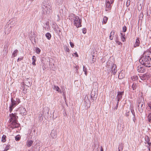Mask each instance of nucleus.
I'll use <instances>...</instances> for the list:
<instances>
[{"instance_id":"f257e3e1","label":"nucleus","mask_w":151,"mask_h":151,"mask_svg":"<svg viewBox=\"0 0 151 151\" xmlns=\"http://www.w3.org/2000/svg\"><path fill=\"white\" fill-rule=\"evenodd\" d=\"M149 55V51L145 52L142 57L139 60V62L141 64L147 67L151 66V58Z\"/></svg>"},{"instance_id":"f03ea898","label":"nucleus","mask_w":151,"mask_h":151,"mask_svg":"<svg viewBox=\"0 0 151 151\" xmlns=\"http://www.w3.org/2000/svg\"><path fill=\"white\" fill-rule=\"evenodd\" d=\"M9 116L10 118L9 122H11V127L13 128L18 127L20 126V124L17 122L18 116H16V113L10 114Z\"/></svg>"},{"instance_id":"7ed1b4c3","label":"nucleus","mask_w":151,"mask_h":151,"mask_svg":"<svg viewBox=\"0 0 151 151\" xmlns=\"http://www.w3.org/2000/svg\"><path fill=\"white\" fill-rule=\"evenodd\" d=\"M137 105L139 111L141 114L143 112L145 107V104L143 99L142 98H139Z\"/></svg>"},{"instance_id":"20e7f679","label":"nucleus","mask_w":151,"mask_h":151,"mask_svg":"<svg viewBox=\"0 0 151 151\" xmlns=\"http://www.w3.org/2000/svg\"><path fill=\"white\" fill-rule=\"evenodd\" d=\"M42 9L43 11V13L49 14L51 12V7L49 3L46 4L43 3L42 6Z\"/></svg>"},{"instance_id":"39448f33","label":"nucleus","mask_w":151,"mask_h":151,"mask_svg":"<svg viewBox=\"0 0 151 151\" xmlns=\"http://www.w3.org/2000/svg\"><path fill=\"white\" fill-rule=\"evenodd\" d=\"M71 16L73 18L74 24L77 28H78L81 27V19H80L79 17L77 16H76L73 14H71Z\"/></svg>"},{"instance_id":"423d86ee","label":"nucleus","mask_w":151,"mask_h":151,"mask_svg":"<svg viewBox=\"0 0 151 151\" xmlns=\"http://www.w3.org/2000/svg\"><path fill=\"white\" fill-rule=\"evenodd\" d=\"M20 102L19 99H16V100L13 99L12 98L11 100V103L9 107V111L11 113L13 109Z\"/></svg>"},{"instance_id":"0eeeda50","label":"nucleus","mask_w":151,"mask_h":151,"mask_svg":"<svg viewBox=\"0 0 151 151\" xmlns=\"http://www.w3.org/2000/svg\"><path fill=\"white\" fill-rule=\"evenodd\" d=\"M150 77V75L149 73H146L143 74L139 76L141 80H139V82H142V81L146 82L147 80L149 79Z\"/></svg>"},{"instance_id":"6e6552de","label":"nucleus","mask_w":151,"mask_h":151,"mask_svg":"<svg viewBox=\"0 0 151 151\" xmlns=\"http://www.w3.org/2000/svg\"><path fill=\"white\" fill-rule=\"evenodd\" d=\"M114 2V0H106L105 10L106 11H109L111 8V4Z\"/></svg>"},{"instance_id":"1a4fd4ad","label":"nucleus","mask_w":151,"mask_h":151,"mask_svg":"<svg viewBox=\"0 0 151 151\" xmlns=\"http://www.w3.org/2000/svg\"><path fill=\"white\" fill-rule=\"evenodd\" d=\"M116 65V64H113L111 68V73L114 75H115L117 71Z\"/></svg>"},{"instance_id":"9d476101","label":"nucleus","mask_w":151,"mask_h":151,"mask_svg":"<svg viewBox=\"0 0 151 151\" xmlns=\"http://www.w3.org/2000/svg\"><path fill=\"white\" fill-rule=\"evenodd\" d=\"M23 83L25 84L26 86L28 87L30 86L32 84L31 79L28 78L24 79Z\"/></svg>"},{"instance_id":"9b49d317","label":"nucleus","mask_w":151,"mask_h":151,"mask_svg":"<svg viewBox=\"0 0 151 151\" xmlns=\"http://www.w3.org/2000/svg\"><path fill=\"white\" fill-rule=\"evenodd\" d=\"M137 70L139 73H143L145 72L146 70L144 67L140 65L137 67Z\"/></svg>"},{"instance_id":"f8f14e48","label":"nucleus","mask_w":151,"mask_h":151,"mask_svg":"<svg viewBox=\"0 0 151 151\" xmlns=\"http://www.w3.org/2000/svg\"><path fill=\"white\" fill-rule=\"evenodd\" d=\"M123 93L124 92L123 91L118 92L117 96L116 97L117 102H119L120 100L122 98V96Z\"/></svg>"},{"instance_id":"ddd939ff","label":"nucleus","mask_w":151,"mask_h":151,"mask_svg":"<svg viewBox=\"0 0 151 151\" xmlns=\"http://www.w3.org/2000/svg\"><path fill=\"white\" fill-rule=\"evenodd\" d=\"M57 132L56 130H52L50 134L51 137L53 139L55 138L57 136Z\"/></svg>"},{"instance_id":"4468645a","label":"nucleus","mask_w":151,"mask_h":151,"mask_svg":"<svg viewBox=\"0 0 151 151\" xmlns=\"http://www.w3.org/2000/svg\"><path fill=\"white\" fill-rule=\"evenodd\" d=\"M145 144H148L149 146H151V142H150V139L148 136L146 135L145 136Z\"/></svg>"},{"instance_id":"2eb2a0df","label":"nucleus","mask_w":151,"mask_h":151,"mask_svg":"<svg viewBox=\"0 0 151 151\" xmlns=\"http://www.w3.org/2000/svg\"><path fill=\"white\" fill-rule=\"evenodd\" d=\"M96 92L95 91H92L91 93V97L93 100H94L96 98Z\"/></svg>"},{"instance_id":"dca6fc26","label":"nucleus","mask_w":151,"mask_h":151,"mask_svg":"<svg viewBox=\"0 0 151 151\" xmlns=\"http://www.w3.org/2000/svg\"><path fill=\"white\" fill-rule=\"evenodd\" d=\"M121 38L122 41L124 42L126 40V37L125 33H120Z\"/></svg>"},{"instance_id":"f3484780","label":"nucleus","mask_w":151,"mask_h":151,"mask_svg":"<svg viewBox=\"0 0 151 151\" xmlns=\"http://www.w3.org/2000/svg\"><path fill=\"white\" fill-rule=\"evenodd\" d=\"M115 32V31L114 30H112L110 33L109 36V39L110 40H112L113 39Z\"/></svg>"},{"instance_id":"a211bd4d","label":"nucleus","mask_w":151,"mask_h":151,"mask_svg":"<svg viewBox=\"0 0 151 151\" xmlns=\"http://www.w3.org/2000/svg\"><path fill=\"white\" fill-rule=\"evenodd\" d=\"M139 44L140 41L139 40V38H137L136 40V41L134 45V47H138L139 46Z\"/></svg>"},{"instance_id":"6ab92c4d","label":"nucleus","mask_w":151,"mask_h":151,"mask_svg":"<svg viewBox=\"0 0 151 151\" xmlns=\"http://www.w3.org/2000/svg\"><path fill=\"white\" fill-rule=\"evenodd\" d=\"M53 88L54 90H55L58 92H60V93H61V90L60 89V88L58 86L56 85H54Z\"/></svg>"},{"instance_id":"aec40b11","label":"nucleus","mask_w":151,"mask_h":151,"mask_svg":"<svg viewBox=\"0 0 151 151\" xmlns=\"http://www.w3.org/2000/svg\"><path fill=\"white\" fill-rule=\"evenodd\" d=\"M20 113L22 114L25 115L26 114V110L24 108H21L20 109Z\"/></svg>"},{"instance_id":"412c9836","label":"nucleus","mask_w":151,"mask_h":151,"mask_svg":"<svg viewBox=\"0 0 151 151\" xmlns=\"http://www.w3.org/2000/svg\"><path fill=\"white\" fill-rule=\"evenodd\" d=\"M33 141L32 140H27V145L28 147H30L33 143Z\"/></svg>"},{"instance_id":"4be33fe9","label":"nucleus","mask_w":151,"mask_h":151,"mask_svg":"<svg viewBox=\"0 0 151 151\" xmlns=\"http://www.w3.org/2000/svg\"><path fill=\"white\" fill-rule=\"evenodd\" d=\"M32 59V64L34 65H35L36 64L35 63L36 60V57L35 56H33Z\"/></svg>"},{"instance_id":"5701e85b","label":"nucleus","mask_w":151,"mask_h":151,"mask_svg":"<svg viewBox=\"0 0 151 151\" xmlns=\"http://www.w3.org/2000/svg\"><path fill=\"white\" fill-rule=\"evenodd\" d=\"M18 52V50H14L12 54V57H15L17 55Z\"/></svg>"},{"instance_id":"b1692460","label":"nucleus","mask_w":151,"mask_h":151,"mask_svg":"<svg viewBox=\"0 0 151 151\" xmlns=\"http://www.w3.org/2000/svg\"><path fill=\"white\" fill-rule=\"evenodd\" d=\"M45 36L48 40H50V39L51 37V34L50 33H47L45 35Z\"/></svg>"},{"instance_id":"393cba45","label":"nucleus","mask_w":151,"mask_h":151,"mask_svg":"<svg viewBox=\"0 0 151 151\" xmlns=\"http://www.w3.org/2000/svg\"><path fill=\"white\" fill-rule=\"evenodd\" d=\"M84 102L86 106L89 107H90V102L89 100H88L87 102L86 101H85Z\"/></svg>"},{"instance_id":"a878e982","label":"nucleus","mask_w":151,"mask_h":151,"mask_svg":"<svg viewBox=\"0 0 151 151\" xmlns=\"http://www.w3.org/2000/svg\"><path fill=\"white\" fill-rule=\"evenodd\" d=\"M108 18L107 17H104L103 18V20L102 21L103 23H104V24H106L108 20Z\"/></svg>"},{"instance_id":"bb28decb","label":"nucleus","mask_w":151,"mask_h":151,"mask_svg":"<svg viewBox=\"0 0 151 151\" xmlns=\"http://www.w3.org/2000/svg\"><path fill=\"white\" fill-rule=\"evenodd\" d=\"M131 78L133 81H135L138 79V77L137 76H134L132 77Z\"/></svg>"},{"instance_id":"cd10ccee","label":"nucleus","mask_w":151,"mask_h":151,"mask_svg":"<svg viewBox=\"0 0 151 151\" xmlns=\"http://www.w3.org/2000/svg\"><path fill=\"white\" fill-rule=\"evenodd\" d=\"M137 84L136 83H133L132 86V88L133 90H134L136 89Z\"/></svg>"},{"instance_id":"c85d7f7f","label":"nucleus","mask_w":151,"mask_h":151,"mask_svg":"<svg viewBox=\"0 0 151 151\" xmlns=\"http://www.w3.org/2000/svg\"><path fill=\"white\" fill-rule=\"evenodd\" d=\"M6 136L5 135H3L1 139V141L2 142H4L6 141Z\"/></svg>"},{"instance_id":"c756f323","label":"nucleus","mask_w":151,"mask_h":151,"mask_svg":"<svg viewBox=\"0 0 151 151\" xmlns=\"http://www.w3.org/2000/svg\"><path fill=\"white\" fill-rule=\"evenodd\" d=\"M147 119L148 121L151 122V112L147 116Z\"/></svg>"},{"instance_id":"7c9ffc66","label":"nucleus","mask_w":151,"mask_h":151,"mask_svg":"<svg viewBox=\"0 0 151 151\" xmlns=\"http://www.w3.org/2000/svg\"><path fill=\"white\" fill-rule=\"evenodd\" d=\"M83 71L85 72V74L86 75H87V69L86 68H85V66L83 65Z\"/></svg>"},{"instance_id":"2f4dec72","label":"nucleus","mask_w":151,"mask_h":151,"mask_svg":"<svg viewBox=\"0 0 151 151\" xmlns=\"http://www.w3.org/2000/svg\"><path fill=\"white\" fill-rule=\"evenodd\" d=\"M115 41L116 42V43L118 45H119L120 44H122L121 42L118 40V37H117L116 38Z\"/></svg>"},{"instance_id":"473e14b6","label":"nucleus","mask_w":151,"mask_h":151,"mask_svg":"<svg viewBox=\"0 0 151 151\" xmlns=\"http://www.w3.org/2000/svg\"><path fill=\"white\" fill-rule=\"evenodd\" d=\"M52 65L54 66V64H53L52 65V64H50V69L54 70H55V68L52 66Z\"/></svg>"},{"instance_id":"72a5a7b5","label":"nucleus","mask_w":151,"mask_h":151,"mask_svg":"<svg viewBox=\"0 0 151 151\" xmlns=\"http://www.w3.org/2000/svg\"><path fill=\"white\" fill-rule=\"evenodd\" d=\"M20 139V137L19 135H17L15 137V140L17 141H19Z\"/></svg>"},{"instance_id":"f704fd0d","label":"nucleus","mask_w":151,"mask_h":151,"mask_svg":"<svg viewBox=\"0 0 151 151\" xmlns=\"http://www.w3.org/2000/svg\"><path fill=\"white\" fill-rule=\"evenodd\" d=\"M130 0H127L126 4V5L127 7H128L129 6L130 4Z\"/></svg>"},{"instance_id":"c9c22d12","label":"nucleus","mask_w":151,"mask_h":151,"mask_svg":"<svg viewBox=\"0 0 151 151\" xmlns=\"http://www.w3.org/2000/svg\"><path fill=\"white\" fill-rule=\"evenodd\" d=\"M127 28L125 26H124L122 28L123 32H125L127 31Z\"/></svg>"},{"instance_id":"e433bc0d","label":"nucleus","mask_w":151,"mask_h":151,"mask_svg":"<svg viewBox=\"0 0 151 151\" xmlns=\"http://www.w3.org/2000/svg\"><path fill=\"white\" fill-rule=\"evenodd\" d=\"M118 148H119V149H121L122 150L123 148V146L122 143L120 144Z\"/></svg>"},{"instance_id":"4c0bfd02","label":"nucleus","mask_w":151,"mask_h":151,"mask_svg":"<svg viewBox=\"0 0 151 151\" xmlns=\"http://www.w3.org/2000/svg\"><path fill=\"white\" fill-rule=\"evenodd\" d=\"M147 105L150 109L151 110V101H149L147 103Z\"/></svg>"},{"instance_id":"58836bf2","label":"nucleus","mask_w":151,"mask_h":151,"mask_svg":"<svg viewBox=\"0 0 151 151\" xmlns=\"http://www.w3.org/2000/svg\"><path fill=\"white\" fill-rule=\"evenodd\" d=\"M10 147V145H6L5 149V150H8L9 149V148Z\"/></svg>"},{"instance_id":"ea45409f","label":"nucleus","mask_w":151,"mask_h":151,"mask_svg":"<svg viewBox=\"0 0 151 151\" xmlns=\"http://www.w3.org/2000/svg\"><path fill=\"white\" fill-rule=\"evenodd\" d=\"M41 50L39 48H37L36 49V52L37 54H39Z\"/></svg>"},{"instance_id":"a19ab883","label":"nucleus","mask_w":151,"mask_h":151,"mask_svg":"<svg viewBox=\"0 0 151 151\" xmlns=\"http://www.w3.org/2000/svg\"><path fill=\"white\" fill-rule=\"evenodd\" d=\"M92 56H93L91 62V63H94L95 62V59H94V56L93 55H92Z\"/></svg>"},{"instance_id":"79ce46f5","label":"nucleus","mask_w":151,"mask_h":151,"mask_svg":"<svg viewBox=\"0 0 151 151\" xmlns=\"http://www.w3.org/2000/svg\"><path fill=\"white\" fill-rule=\"evenodd\" d=\"M65 50L66 51L68 52H69L70 50L69 48L67 46H66L65 47Z\"/></svg>"},{"instance_id":"37998d69","label":"nucleus","mask_w":151,"mask_h":151,"mask_svg":"<svg viewBox=\"0 0 151 151\" xmlns=\"http://www.w3.org/2000/svg\"><path fill=\"white\" fill-rule=\"evenodd\" d=\"M82 32L84 34H85L86 32V30L85 28H83L82 29Z\"/></svg>"},{"instance_id":"c03bdc74","label":"nucleus","mask_w":151,"mask_h":151,"mask_svg":"<svg viewBox=\"0 0 151 151\" xmlns=\"http://www.w3.org/2000/svg\"><path fill=\"white\" fill-rule=\"evenodd\" d=\"M131 112H132V114L133 115V116H135V113H134V110L133 109H131Z\"/></svg>"},{"instance_id":"a18cd8bd","label":"nucleus","mask_w":151,"mask_h":151,"mask_svg":"<svg viewBox=\"0 0 151 151\" xmlns=\"http://www.w3.org/2000/svg\"><path fill=\"white\" fill-rule=\"evenodd\" d=\"M70 44L71 47H73L74 46V44L72 42H70Z\"/></svg>"},{"instance_id":"49530a36","label":"nucleus","mask_w":151,"mask_h":151,"mask_svg":"<svg viewBox=\"0 0 151 151\" xmlns=\"http://www.w3.org/2000/svg\"><path fill=\"white\" fill-rule=\"evenodd\" d=\"M118 104H119V102H117V104H116V106L115 107V109H117V108H118Z\"/></svg>"},{"instance_id":"de8ad7c7","label":"nucleus","mask_w":151,"mask_h":151,"mask_svg":"<svg viewBox=\"0 0 151 151\" xmlns=\"http://www.w3.org/2000/svg\"><path fill=\"white\" fill-rule=\"evenodd\" d=\"M150 146H148V145H147V147L148 149V150H149V151H150Z\"/></svg>"},{"instance_id":"09e8293b","label":"nucleus","mask_w":151,"mask_h":151,"mask_svg":"<svg viewBox=\"0 0 151 151\" xmlns=\"http://www.w3.org/2000/svg\"><path fill=\"white\" fill-rule=\"evenodd\" d=\"M133 120L134 122L135 123V121H136V119L135 118V116H133Z\"/></svg>"},{"instance_id":"8fccbe9b","label":"nucleus","mask_w":151,"mask_h":151,"mask_svg":"<svg viewBox=\"0 0 151 151\" xmlns=\"http://www.w3.org/2000/svg\"><path fill=\"white\" fill-rule=\"evenodd\" d=\"M74 54L77 57H78V55L77 52H76L75 53H74Z\"/></svg>"},{"instance_id":"3c124183","label":"nucleus","mask_w":151,"mask_h":151,"mask_svg":"<svg viewBox=\"0 0 151 151\" xmlns=\"http://www.w3.org/2000/svg\"><path fill=\"white\" fill-rule=\"evenodd\" d=\"M22 59V58H19L18 59H17V61H19L20 60H21Z\"/></svg>"},{"instance_id":"603ef678","label":"nucleus","mask_w":151,"mask_h":151,"mask_svg":"<svg viewBox=\"0 0 151 151\" xmlns=\"http://www.w3.org/2000/svg\"><path fill=\"white\" fill-rule=\"evenodd\" d=\"M126 116L127 117L128 116H129V112L128 113H127L126 114Z\"/></svg>"},{"instance_id":"864d4df0","label":"nucleus","mask_w":151,"mask_h":151,"mask_svg":"<svg viewBox=\"0 0 151 151\" xmlns=\"http://www.w3.org/2000/svg\"><path fill=\"white\" fill-rule=\"evenodd\" d=\"M4 51H5L6 52V54H7V49H4Z\"/></svg>"},{"instance_id":"5fc2aeb1","label":"nucleus","mask_w":151,"mask_h":151,"mask_svg":"<svg viewBox=\"0 0 151 151\" xmlns=\"http://www.w3.org/2000/svg\"><path fill=\"white\" fill-rule=\"evenodd\" d=\"M148 51L149 52V53L150 52V53H151V48H150L149 49V51Z\"/></svg>"},{"instance_id":"6e6d98bb","label":"nucleus","mask_w":151,"mask_h":151,"mask_svg":"<svg viewBox=\"0 0 151 151\" xmlns=\"http://www.w3.org/2000/svg\"><path fill=\"white\" fill-rule=\"evenodd\" d=\"M101 151H103V149L102 148V147H101Z\"/></svg>"},{"instance_id":"4d7b16f0","label":"nucleus","mask_w":151,"mask_h":151,"mask_svg":"<svg viewBox=\"0 0 151 151\" xmlns=\"http://www.w3.org/2000/svg\"><path fill=\"white\" fill-rule=\"evenodd\" d=\"M46 68L44 67H43V70H45Z\"/></svg>"},{"instance_id":"13d9d810","label":"nucleus","mask_w":151,"mask_h":151,"mask_svg":"<svg viewBox=\"0 0 151 151\" xmlns=\"http://www.w3.org/2000/svg\"><path fill=\"white\" fill-rule=\"evenodd\" d=\"M121 149H119V148H118V151H120Z\"/></svg>"},{"instance_id":"bf43d9fd","label":"nucleus","mask_w":151,"mask_h":151,"mask_svg":"<svg viewBox=\"0 0 151 151\" xmlns=\"http://www.w3.org/2000/svg\"><path fill=\"white\" fill-rule=\"evenodd\" d=\"M34 0H29V1H30L31 2H32Z\"/></svg>"},{"instance_id":"052dcab7","label":"nucleus","mask_w":151,"mask_h":151,"mask_svg":"<svg viewBox=\"0 0 151 151\" xmlns=\"http://www.w3.org/2000/svg\"><path fill=\"white\" fill-rule=\"evenodd\" d=\"M121 74L120 73H119V77L120 76V75Z\"/></svg>"},{"instance_id":"680f3d73","label":"nucleus","mask_w":151,"mask_h":151,"mask_svg":"<svg viewBox=\"0 0 151 151\" xmlns=\"http://www.w3.org/2000/svg\"><path fill=\"white\" fill-rule=\"evenodd\" d=\"M69 17H70V18H69V19H70L71 18V17H70L71 16H70Z\"/></svg>"},{"instance_id":"e2e57ef3","label":"nucleus","mask_w":151,"mask_h":151,"mask_svg":"<svg viewBox=\"0 0 151 151\" xmlns=\"http://www.w3.org/2000/svg\"><path fill=\"white\" fill-rule=\"evenodd\" d=\"M7 151V150H5V149L4 151Z\"/></svg>"},{"instance_id":"0e129e2a","label":"nucleus","mask_w":151,"mask_h":151,"mask_svg":"<svg viewBox=\"0 0 151 151\" xmlns=\"http://www.w3.org/2000/svg\"><path fill=\"white\" fill-rule=\"evenodd\" d=\"M147 145H148V146H149V145L148 144H147Z\"/></svg>"},{"instance_id":"69168bd1","label":"nucleus","mask_w":151,"mask_h":151,"mask_svg":"<svg viewBox=\"0 0 151 151\" xmlns=\"http://www.w3.org/2000/svg\"><path fill=\"white\" fill-rule=\"evenodd\" d=\"M28 151H30V150H28Z\"/></svg>"},{"instance_id":"338daca9","label":"nucleus","mask_w":151,"mask_h":151,"mask_svg":"<svg viewBox=\"0 0 151 151\" xmlns=\"http://www.w3.org/2000/svg\"><path fill=\"white\" fill-rule=\"evenodd\" d=\"M121 1H122L123 0H121Z\"/></svg>"}]
</instances>
